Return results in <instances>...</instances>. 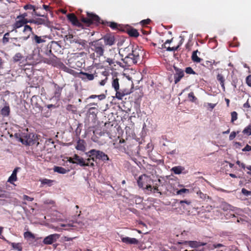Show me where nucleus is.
<instances>
[{"instance_id":"1","label":"nucleus","mask_w":251,"mask_h":251,"mask_svg":"<svg viewBox=\"0 0 251 251\" xmlns=\"http://www.w3.org/2000/svg\"><path fill=\"white\" fill-rule=\"evenodd\" d=\"M80 20L87 27H90L93 24L98 25L101 24L103 25L109 26L113 30H118L122 32L124 26V25L118 24L114 22L101 20L100 18L96 14L88 12H87V17H85L82 16L80 17Z\"/></svg>"},{"instance_id":"2","label":"nucleus","mask_w":251,"mask_h":251,"mask_svg":"<svg viewBox=\"0 0 251 251\" xmlns=\"http://www.w3.org/2000/svg\"><path fill=\"white\" fill-rule=\"evenodd\" d=\"M143 50L139 49L138 47L132 48L131 52L129 53L124 58L123 55L119 53L122 57V60L126 66H131L133 64H137L141 60V56L143 55Z\"/></svg>"},{"instance_id":"3","label":"nucleus","mask_w":251,"mask_h":251,"mask_svg":"<svg viewBox=\"0 0 251 251\" xmlns=\"http://www.w3.org/2000/svg\"><path fill=\"white\" fill-rule=\"evenodd\" d=\"M91 46V50L94 51L93 53L90 54L91 58L96 60L98 58H100L104 55L105 46L100 40L92 42Z\"/></svg>"},{"instance_id":"4","label":"nucleus","mask_w":251,"mask_h":251,"mask_svg":"<svg viewBox=\"0 0 251 251\" xmlns=\"http://www.w3.org/2000/svg\"><path fill=\"white\" fill-rule=\"evenodd\" d=\"M36 136L32 133H24L20 138V141L26 145L31 146L36 142Z\"/></svg>"},{"instance_id":"5","label":"nucleus","mask_w":251,"mask_h":251,"mask_svg":"<svg viewBox=\"0 0 251 251\" xmlns=\"http://www.w3.org/2000/svg\"><path fill=\"white\" fill-rule=\"evenodd\" d=\"M112 86L116 91L115 94H130L132 92L126 88H123L122 86H121V88H120L119 79L117 77H113Z\"/></svg>"},{"instance_id":"6","label":"nucleus","mask_w":251,"mask_h":251,"mask_svg":"<svg viewBox=\"0 0 251 251\" xmlns=\"http://www.w3.org/2000/svg\"><path fill=\"white\" fill-rule=\"evenodd\" d=\"M89 153L90 154L91 156H95L96 158L99 160H101L103 161L109 160V157L107 155H106L103 152L96 150L95 149H93L89 151Z\"/></svg>"},{"instance_id":"7","label":"nucleus","mask_w":251,"mask_h":251,"mask_svg":"<svg viewBox=\"0 0 251 251\" xmlns=\"http://www.w3.org/2000/svg\"><path fill=\"white\" fill-rule=\"evenodd\" d=\"M97 76V73L96 71L93 73H89L81 71L78 74V77L84 81L92 80Z\"/></svg>"},{"instance_id":"8","label":"nucleus","mask_w":251,"mask_h":251,"mask_svg":"<svg viewBox=\"0 0 251 251\" xmlns=\"http://www.w3.org/2000/svg\"><path fill=\"white\" fill-rule=\"evenodd\" d=\"M101 39L104 41L103 44L105 46H112L115 45L116 39L114 35L112 34H106L104 35Z\"/></svg>"},{"instance_id":"9","label":"nucleus","mask_w":251,"mask_h":251,"mask_svg":"<svg viewBox=\"0 0 251 251\" xmlns=\"http://www.w3.org/2000/svg\"><path fill=\"white\" fill-rule=\"evenodd\" d=\"M122 32L127 33L130 37H137L139 35L137 29L128 25H124Z\"/></svg>"},{"instance_id":"10","label":"nucleus","mask_w":251,"mask_h":251,"mask_svg":"<svg viewBox=\"0 0 251 251\" xmlns=\"http://www.w3.org/2000/svg\"><path fill=\"white\" fill-rule=\"evenodd\" d=\"M68 20L73 25H74L84 28L83 24L81 23L77 19L76 16L74 13H71L67 15Z\"/></svg>"},{"instance_id":"11","label":"nucleus","mask_w":251,"mask_h":251,"mask_svg":"<svg viewBox=\"0 0 251 251\" xmlns=\"http://www.w3.org/2000/svg\"><path fill=\"white\" fill-rule=\"evenodd\" d=\"M174 69L175 71V73L174 74V82L175 84H176L184 76V73L183 70L175 66H174Z\"/></svg>"},{"instance_id":"12","label":"nucleus","mask_w":251,"mask_h":251,"mask_svg":"<svg viewBox=\"0 0 251 251\" xmlns=\"http://www.w3.org/2000/svg\"><path fill=\"white\" fill-rule=\"evenodd\" d=\"M179 204L181 205L180 208H182L183 210V213L187 212V214L190 215V210L192 208V205H191V201L187 200L180 201H179Z\"/></svg>"},{"instance_id":"13","label":"nucleus","mask_w":251,"mask_h":251,"mask_svg":"<svg viewBox=\"0 0 251 251\" xmlns=\"http://www.w3.org/2000/svg\"><path fill=\"white\" fill-rule=\"evenodd\" d=\"M48 49H49L48 52L53 55V53H55L57 52L58 50H59L61 48L59 44L57 43V42L55 41H51L48 45Z\"/></svg>"},{"instance_id":"14","label":"nucleus","mask_w":251,"mask_h":251,"mask_svg":"<svg viewBox=\"0 0 251 251\" xmlns=\"http://www.w3.org/2000/svg\"><path fill=\"white\" fill-rule=\"evenodd\" d=\"M60 235L58 234H50L46 237L43 242L46 245H50L58 239Z\"/></svg>"},{"instance_id":"15","label":"nucleus","mask_w":251,"mask_h":251,"mask_svg":"<svg viewBox=\"0 0 251 251\" xmlns=\"http://www.w3.org/2000/svg\"><path fill=\"white\" fill-rule=\"evenodd\" d=\"M24 8L25 10H32L31 14L32 16H44V15H41L39 13H38L37 12V10L38 9V7H36L34 5L27 4L25 5L24 6Z\"/></svg>"},{"instance_id":"16","label":"nucleus","mask_w":251,"mask_h":251,"mask_svg":"<svg viewBox=\"0 0 251 251\" xmlns=\"http://www.w3.org/2000/svg\"><path fill=\"white\" fill-rule=\"evenodd\" d=\"M74 159L75 160V164L79 165L81 167L89 166V163L86 162L82 157H80L77 154H75L74 155Z\"/></svg>"},{"instance_id":"17","label":"nucleus","mask_w":251,"mask_h":251,"mask_svg":"<svg viewBox=\"0 0 251 251\" xmlns=\"http://www.w3.org/2000/svg\"><path fill=\"white\" fill-rule=\"evenodd\" d=\"M149 179V177L146 175H143L140 176L137 180V183L139 187L143 188L144 186L147 184Z\"/></svg>"},{"instance_id":"18","label":"nucleus","mask_w":251,"mask_h":251,"mask_svg":"<svg viewBox=\"0 0 251 251\" xmlns=\"http://www.w3.org/2000/svg\"><path fill=\"white\" fill-rule=\"evenodd\" d=\"M26 24L27 22L26 21V19H17L16 22L13 25V29L12 30V31L15 30V31L17 32L16 29L25 25Z\"/></svg>"},{"instance_id":"19","label":"nucleus","mask_w":251,"mask_h":251,"mask_svg":"<svg viewBox=\"0 0 251 251\" xmlns=\"http://www.w3.org/2000/svg\"><path fill=\"white\" fill-rule=\"evenodd\" d=\"M23 31L26 35L24 37V40H27L31 34L33 35V33H34L32 31V28L29 25H25L24 26V28Z\"/></svg>"},{"instance_id":"20","label":"nucleus","mask_w":251,"mask_h":251,"mask_svg":"<svg viewBox=\"0 0 251 251\" xmlns=\"http://www.w3.org/2000/svg\"><path fill=\"white\" fill-rule=\"evenodd\" d=\"M173 40V39L171 40H167L164 44H162L161 45V48L162 49H166L168 51H176L178 50L179 48V46H176V47H168L166 46V45L168 44H170Z\"/></svg>"},{"instance_id":"21","label":"nucleus","mask_w":251,"mask_h":251,"mask_svg":"<svg viewBox=\"0 0 251 251\" xmlns=\"http://www.w3.org/2000/svg\"><path fill=\"white\" fill-rule=\"evenodd\" d=\"M121 240L123 242L128 244H138L139 242L138 241L134 238H129V237H122Z\"/></svg>"},{"instance_id":"22","label":"nucleus","mask_w":251,"mask_h":251,"mask_svg":"<svg viewBox=\"0 0 251 251\" xmlns=\"http://www.w3.org/2000/svg\"><path fill=\"white\" fill-rule=\"evenodd\" d=\"M30 100L32 105L37 107L40 106V102H41V98L39 95H33Z\"/></svg>"},{"instance_id":"23","label":"nucleus","mask_w":251,"mask_h":251,"mask_svg":"<svg viewBox=\"0 0 251 251\" xmlns=\"http://www.w3.org/2000/svg\"><path fill=\"white\" fill-rule=\"evenodd\" d=\"M219 62H216L214 60H206L202 63L201 65L209 69H212L213 68V65H216Z\"/></svg>"},{"instance_id":"24","label":"nucleus","mask_w":251,"mask_h":251,"mask_svg":"<svg viewBox=\"0 0 251 251\" xmlns=\"http://www.w3.org/2000/svg\"><path fill=\"white\" fill-rule=\"evenodd\" d=\"M20 169L19 167H17L14 169L13 170L12 174L10 176L8 179V182H10V183L12 184L13 183L14 181H15L17 180V173L18 172V170Z\"/></svg>"},{"instance_id":"25","label":"nucleus","mask_w":251,"mask_h":251,"mask_svg":"<svg viewBox=\"0 0 251 251\" xmlns=\"http://www.w3.org/2000/svg\"><path fill=\"white\" fill-rule=\"evenodd\" d=\"M32 42L35 43L36 44H39L43 42H45L46 41L41 36H38V35L33 33V36L32 37Z\"/></svg>"},{"instance_id":"26","label":"nucleus","mask_w":251,"mask_h":251,"mask_svg":"<svg viewBox=\"0 0 251 251\" xmlns=\"http://www.w3.org/2000/svg\"><path fill=\"white\" fill-rule=\"evenodd\" d=\"M76 149L81 151H84L85 150V141L83 140L79 139L77 142Z\"/></svg>"},{"instance_id":"27","label":"nucleus","mask_w":251,"mask_h":251,"mask_svg":"<svg viewBox=\"0 0 251 251\" xmlns=\"http://www.w3.org/2000/svg\"><path fill=\"white\" fill-rule=\"evenodd\" d=\"M119 55H120L119 54ZM117 56H118V54H116L114 56V58L113 59H112L110 58H107V59L106 60V62H107L109 64V65L110 66H111L113 64L115 65V64L116 63L117 65H119V66H122L121 62L118 61V60H116V59H115V58L117 57Z\"/></svg>"},{"instance_id":"28","label":"nucleus","mask_w":251,"mask_h":251,"mask_svg":"<svg viewBox=\"0 0 251 251\" xmlns=\"http://www.w3.org/2000/svg\"><path fill=\"white\" fill-rule=\"evenodd\" d=\"M53 171L55 172H57L61 174H65L69 171V170H67L65 168L59 166H55L53 168Z\"/></svg>"},{"instance_id":"29","label":"nucleus","mask_w":251,"mask_h":251,"mask_svg":"<svg viewBox=\"0 0 251 251\" xmlns=\"http://www.w3.org/2000/svg\"><path fill=\"white\" fill-rule=\"evenodd\" d=\"M198 51L197 50L196 51H194L193 52V53H192V55L191 58H192V60H193V61L194 62L200 63V62H201V61L202 60V59L200 58L197 55Z\"/></svg>"},{"instance_id":"30","label":"nucleus","mask_w":251,"mask_h":251,"mask_svg":"<svg viewBox=\"0 0 251 251\" xmlns=\"http://www.w3.org/2000/svg\"><path fill=\"white\" fill-rule=\"evenodd\" d=\"M35 20V24L37 25H47L49 23L48 19L47 18L46 19L37 18Z\"/></svg>"},{"instance_id":"31","label":"nucleus","mask_w":251,"mask_h":251,"mask_svg":"<svg viewBox=\"0 0 251 251\" xmlns=\"http://www.w3.org/2000/svg\"><path fill=\"white\" fill-rule=\"evenodd\" d=\"M73 42H75L76 44H79L80 46H81L80 48L81 49L85 48L86 45V41L82 39H74L73 41Z\"/></svg>"},{"instance_id":"32","label":"nucleus","mask_w":251,"mask_h":251,"mask_svg":"<svg viewBox=\"0 0 251 251\" xmlns=\"http://www.w3.org/2000/svg\"><path fill=\"white\" fill-rule=\"evenodd\" d=\"M217 79L220 82L222 88L225 90V78L223 75L221 74H218L217 75Z\"/></svg>"},{"instance_id":"33","label":"nucleus","mask_w":251,"mask_h":251,"mask_svg":"<svg viewBox=\"0 0 251 251\" xmlns=\"http://www.w3.org/2000/svg\"><path fill=\"white\" fill-rule=\"evenodd\" d=\"M6 241L8 244H10L12 246V248L14 249L18 250L19 251H22L23 248L21 246V243H15L10 242L8 241Z\"/></svg>"},{"instance_id":"34","label":"nucleus","mask_w":251,"mask_h":251,"mask_svg":"<svg viewBox=\"0 0 251 251\" xmlns=\"http://www.w3.org/2000/svg\"><path fill=\"white\" fill-rule=\"evenodd\" d=\"M189 244L193 248H196L201 246H204L206 245V243L198 242L197 241H189Z\"/></svg>"},{"instance_id":"35","label":"nucleus","mask_w":251,"mask_h":251,"mask_svg":"<svg viewBox=\"0 0 251 251\" xmlns=\"http://www.w3.org/2000/svg\"><path fill=\"white\" fill-rule=\"evenodd\" d=\"M24 56L21 53L18 52L13 57V61L15 63L20 61Z\"/></svg>"},{"instance_id":"36","label":"nucleus","mask_w":251,"mask_h":251,"mask_svg":"<svg viewBox=\"0 0 251 251\" xmlns=\"http://www.w3.org/2000/svg\"><path fill=\"white\" fill-rule=\"evenodd\" d=\"M10 112V109L9 106H5L1 110V114L4 116H7L9 115Z\"/></svg>"},{"instance_id":"37","label":"nucleus","mask_w":251,"mask_h":251,"mask_svg":"<svg viewBox=\"0 0 251 251\" xmlns=\"http://www.w3.org/2000/svg\"><path fill=\"white\" fill-rule=\"evenodd\" d=\"M183 169L180 166L174 167L172 169V171L176 174H180L181 173Z\"/></svg>"},{"instance_id":"38","label":"nucleus","mask_w":251,"mask_h":251,"mask_svg":"<svg viewBox=\"0 0 251 251\" xmlns=\"http://www.w3.org/2000/svg\"><path fill=\"white\" fill-rule=\"evenodd\" d=\"M231 206L226 202H223L221 205V208L224 211L230 209Z\"/></svg>"},{"instance_id":"39","label":"nucleus","mask_w":251,"mask_h":251,"mask_svg":"<svg viewBox=\"0 0 251 251\" xmlns=\"http://www.w3.org/2000/svg\"><path fill=\"white\" fill-rule=\"evenodd\" d=\"M24 235L25 238H31L34 239L35 238L34 235L30 231L25 232Z\"/></svg>"},{"instance_id":"40","label":"nucleus","mask_w":251,"mask_h":251,"mask_svg":"<svg viewBox=\"0 0 251 251\" xmlns=\"http://www.w3.org/2000/svg\"><path fill=\"white\" fill-rule=\"evenodd\" d=\"M10 35V33L9 32H6L4 34L3 38H2V43L3 44H6L9 41V36Z\"/></svg>"},{"instance_id":"41","label":"nucleus","mask_w":251,"mask_h":251,"mask_svg":"<svg viewBox=\"0 0 251 251\" xmlns=\"http://www.w3.org/2000/svg\"><path fill=\"white\" fill-rule=\"evenodd\" d=\"M243 133L248 135H251V126H249L246 127L243 131Z\"/></svg>"},{"instance_id":"42","label":"nucleus","mask_w":251,"mask_h":251,"mask_svg":"<svg viewBox=\"0 0 251 251\" xmlns=\"http://www.w3.org/2000/svg\"><path fill=\"white\" fill-rule=\"evenodd\" d=\"M231 122L233 123L237 119V113L235 111L232 112L231 113Z\"/></svg>"},{"instance_id":"43","label":"nucleus","mask_w":251,"mask_h":251,"mask_svg":"<svg viewBox=\"0 0 251 251\" xmlns=\"http://www.w3.org/2000/svg\"><path fill=\"white\" fill-rule=\"evenodd\" d=\"M197 194L200 196V197L203 199L205 200L206 198H208L209 197L207 196L206 194H204L202 193L201 191H198L197 192Z\"/></svg>"},{"instance_id":"44","label":"nucleus","mask_w":251,"mask_h":251,"mask_svg":"<svg viewBox=\"0 0 251 251\" xmlns=\"http://www.w3.org/2000/svg\"><path fill=\"white\" fill-rule=\"evenodd\" d=\"M151 20L150 19H147L146 20H142L140 22V23L142 25L145 26V25H149L151 23Z\"/></svg>"},{"instance_id":"45","label":"nucleus","mask_w":251,"mask_h":251,"mask_svg":"<svg viewBox=\"0 0 251 251\" xmlns=\"http://www.w3.org/2000/svg\"><path fill=\"white\" fill-rule=\"evenodd\" d=\"M185 72L188 74H196V73L193 71L192 68L190 67L186 68Z\"/></svg>"},{"instance_id":"46","label":"nucleus","mask_w":251,"mask_h":251,"mask_svg":"<svg viewBox=\"0 0 251 251\" xmlns=\"http://www.w3.org/2000/svg\"><path fill=\"white\" fill-rule=\"evenodd\" d=\"M44 62L48 64L53 65L55 62V60L53 58L52 59H45Z\"/></svg>"},{"instance_id":"47","label":"nucleus","mask_w":251,"mask_h":251,"mask_svg":"<svg viewBox=\"0 0 251 251\" xmlns=\"http://www.w3.org/2000/svg\"><path fill=\"white\" fill-rule=\"evenodd\" d=\"M98 97V99L99 100H101V99H104L105 98V95H91V96H90L89 97V99H94L96 97Z\"/></svg>"},{"instance_id":"48","label":"nucleus","mask_w":251,"mask_h":251,"mask_svg":"<svg viewBox=\"0 0 251 251\" xmlns=\"http://www.w3.org/2000/svg\"><path fill=\"white\" fill-rule=\"evenodd\" d=\"M28 16L27 13L25 12L17 17L16 19H26L25 18Z\"/></svg>"},{"instance_id":"49","label":"nucleus","mask_w":251,"mask_h":251,"mask_svg":"<svg viewBox=\"0 0 251 251\" xmlns=\"http://www.w3.org/2000/svg\"><path fill=\"white\" fill-rule=\"evenodd\" d=\"M242 193L243 194L247 196L251 195V191H248L245 188H242Z\"/></svg>"},{"instance_id":"50","label":"nucleus","mask_w":251,"mask_h":251,"mask_svg":"<svg viewBox=\"0 0 251 251\" xmlns=\"http://www.w3.org/2000/svg\"><path fill=\"white\" fill-rule=\"evenodd\" d=\"M189 192V190L188 189H185V188H182L180 189L177 192V194L178 195H181L182 193H188Z\"/></svg>"},{"instance_id":"51","label":"nucleus","mask_w":251,"mask_h":251,"mask_svg":"<svg viewBox=\"0 0 251 251\" xmlns=\"http://www.w3.org/2000/svg\"><path fill=\"white\" fill-rule=\"evenodd\" d=\"M52 182V180L48 179H44L41 181L42 184H43L50 185V183Z\"/></svg>"},{"instance_id":"52","label":"nucleus","mask_w":251,"mask_h":251,"mask_svg":"<svg viewBox=\"0 0 251 251\" xmlns=\"http://www.w3.org/2000/svg\"><path fill=\"white\" fill-rule=\"evenodd\" d=\"M188 98L190 101L192 102H195L197 100V98L195 97L194 95H188Z\"/></svg>"},{"instance_id":"53","label":"nucleus","mask_w":251,"mask_h":251,"mask_svg":"<svg viewBox=\"0 0 251 251\" xmlns=\"http://www.w3.org/2000/svg\"><path fill=\"white\" fill-rule=\"evenodd\" d=\"M125 95H115V96H113V100H115L116 99H117L118 100H122L123 99V97Z\"/></svg>"},{"instance_id":"54","label":"nucleus","mask_w":251,"mask_h":251,"mask_svg":"<svg viewBox=\"0 0 251 251\" xmlns=\"http://www.w3.org/2000/svg\"><path fill=\"white\" fill-rule=\"evenodd\" d=\"M246 83L249 86H251V75H249L247 77Z\"/></svg>"},{"instance_id":"55","label":"nucleus","mask_w":251,"mask_h":251,"mask_svg":"<svg viewBox=\"0 0 251 251\" xmlns=\"http://www.w3.org/2000/svg\"><path fill=\"white\" fill-rule=\"evenodd\" d=\"M236 135V132H235V131L232 132L229 136V140H232L235 137Z\"/></svg>"},{"instance_id":"56","label":"nucleus","mask_w":251,"mask_h":251,"mask_svg":"<svg viewBox=\"0 0 251 251\" xmlns=\"http://www.w3.org/2000/svg\"><path fill=\"white\" fill-rule=\"evenodd\" d=\"M243 151H251V146L249 145H247L245 147L242 149Z\"/></svg>"},{"instance_id":"57","label":"nucleus","mask_w":251,"mask_h":251,"mask_svg":"<svg viewBox=\"0 0 251 251\" xmlns=\"http://www.w3.org/2000/svg\"><path fill=\"white\" fill-rule=\"evenodd\" d=\"M158 183H155L154 186H153V189H154V191L153 192L155 193V192H158L160 195H161V192H159V189H158Z\"/></svg>"},{"instance_id":"58","label":"nucleus","mask_w":251,"mask_h":251,"mask_svg":"<svg viewBox=\"0 0 251 251\" xmlns=\"http://www.w3.org/2000/svg\"><path fill=\"white\" fill-rule=\"evenodd\" d=\"M86 154L87 155V156L90 157L91 160H92L93 161L96 162L97 159L96 158L95 156H91L90 154L89 153V151L88 152H86Z\"/></svg>"},{"instance_id":"59","label":"nucleus","mask_w":251,"mask_h":251,"mask_svg":"<svg viewBox=\"0 0 251 251\" xmlns=\"http://www.w3.org/2000/svg\"><path fill=\"white\" fill-rule=\"evenodd\" d=\"M23 199L25 200H26V201H33V200H34V199L33 198H30L27 195H24Z\"/></svg>"},{"instance_id":"60","label":"nucleus","mask_w":251,"mask_h":251,"mask_svg":"<svg viewBox=\"0 0 251 251\" xmlns=\"http://www.w3.org/2000/svg\"><path fill=\"white\" fill-rule=\"evenodd\" d=\"M216 104H217V103H214V104L211 103H207V105L209 106V107L210 108L211 111L215 107V106H216Z\"/></svg>"},{"instance_id":"61","label":"nucleus","mask_w":251,"mask_h":251,"mask_svg":"<svg viewBox=\"0 0 251 251\" xmlns=\"http://www.w3.org/2000/svg\"><path fill=\"white\" fill-rule=\"evenodd\" d=\"M4 62V61L0 57V70L3 69L4 68V67H3Z\"/></svg>"},{"instance_id":"62","label":"nucleus","mask_w":251,"mask_h":251,"mask_svg":"<svg viewBox=\"0 0 251 251\" xmlns=\"http://www.w3.org/2000/svg\"><path fill=\"white\" fill-rule=\"evenodd\" d=\"M213 246L214 248H219L220 247H224V245L222 244H213Z\"/></svg>"},{"instance_id":"63","label":"nucleus","mask_w":251,"mask_h":251,"mask_svg":"<svg viewBox=\"0 0 251 251\" xmlns=\"http://www.w3.org/2000/svg\"><path fill=\"white\" fill-rule=\"evenodd\" d=\"M236 163L239 165L240 166H241L242 168L245 169V165L243 163H241L239 161H237L236 162Z\"/></svg>"},{"instance_id":"64","label":"nucleus","mask_w":251,"mask_h":251,"mask_svg":"<svg viewBox=\"0 0 251 251\" xmlns=\"http://www.w3.org/2000/svg\"><path fill=\"white\" fill-rule=\"evenodd\" d=\"M106 80H107V77H106L104 79H103L100 81V85L101 86H103L104 85H105V84L106 83Z\"/></svg>"}]
</instances>
